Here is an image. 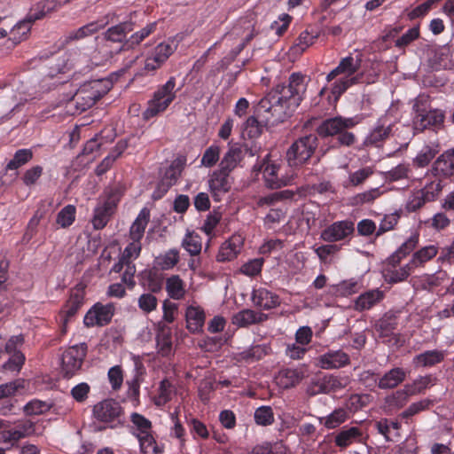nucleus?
<instances>
[{"label": "nucleus", "instance_id": "obj_1", "mask_svg": "<svg viewBox=\"0 0 454 454\" xmlns=\"http://www.w3.org/2000/svg\"><path fill=\"white\" fill-rule=\"evenodd\" d=\"M308 78L294 73L287 85H277L259 103L258 113L263 115L266 124H277L288 118L301 105L307 90Z\"/></svg>", "mask_w": 454, "mask_h": 454}, {"label": "nucleus", "instance_id": "obj_2", "mask_svg": "<svg viewBox=\"0 0 454 454\" xmlns=\"http://www.w3.org/2000/svg\"><path fill=\"white\" fill-rule=\"evenodd\" d=\"M360 64L359 59L348 56L342 59L339 65L327 74V82L336 79L331 88L335 100H338L349 87L360 82L363 76L358 73Z\"/></svg>", "mask_w": 454, "mask_h": 454}, {"label": "nucleus", "instance_id": "obj_3", "mask_svg": "<svg viewBox=\"0 0 454 454\" xmlns=\"http://www.w3.org/2000/svg\"><path fill=\"white\" fill-rule=\"evenodd\" d=\"M113 83L108 79H99L84 84L74 93L70 92L65 100L68 104V111L75 108L73 114L82 113L91 107L97 100L102 98L112 89Z\"/></svg>", "mask_w": 454, "mask_h": 454}, {"label": "nucleus", "instance_id": "obj_4", "mask_svg": "<svg viewBox=\"0 0 454 454\" xmlns=\"http://www.w3.org/2000/svg\"><path fill=\"white\" fill-rule=\"evenodd\" d=\"M262 171L266 185L270 189H278L283 186L291 185L297 177L294 168H291L281 162L272 161L268 158L262 166L259 168Z\"/></svg>", "mask_w": 454, "mask_h": 454}, {"label": "nucleus", "instance_id": "obj_5", "mask_svg": "<svg viewBox=\"0 0 454 454\" xmlns=\"http://www.w3.org/2000/svg\"><path fill=\"white\" fill-rule=\"evenodd\" d=\"M402 117L398 104H392L386 111L385 114L379 118L375 127L367 135L364 144L366 145L379 146L392 131L395 123L400 121Z\"/></svg>", "mask_w": 454, "mask_h": 454}, {"label": "nucleus", "instance_id": "obj_6", "mask_svg": "<svg viewBox=\"0 0 454 454\" xmlns=\"http://www.w3.org/2000/svg\"><path fill=\"white\" fill-rule=\"evenodd\" d=\"M317 147V137L308 135L294 141L286 152V160L291 168L305 164Z\"/></svg>", "mask_w": 454, "mask_h": 454}, {"label": "nucleus", "instance_id": "obj_7", "mask_svg": "<svg viewBox=\"0 0 454 454\" xmlns=\"http://www.w3.org/2000/svg\"><path fill=\"white\" fill-rule=\"evenodd\" d=\"M415 115L413 117V128L416 131H423L426 129L440 128L445 118L444 112L441 109H427L420 99H416L413 105Z\"/></svg>", "mask_w": 454, "mask_h": 454}, {"label": "nucleus", "instance_id": "obj_8", "mask_svg": "<svg viewBox=\"0 0 454 454\" xmlns=\"http://www.w3.org/2000/svg\"><path fill=\"white\" fill-rule=\"evenodd\" d=\"M46 4L40 3L37 5L39 12L31 10L27 17L19 21L11 30V40L14 44L20 43L21 41L27 37L30 32L32 23L35 20L42 19L48 12L51 10V3H47V8L45 9Z\"/></svg>", "mask_w": 454, "mask_h": 454}, {"label": "nucleus", "instance_id": "obj_9", "mask_svg": "<svg viewBox=\"0 0 454 454\" xmlns=\"http://www.w3.org/2000/svg\"><path fill=\"white\" fill-rule=\"evenodd\" d=\"M87 346L85 343H80L69 347L62 355V371L66 376H73L78 372L86 356Z\"/></svg>", "mask_w": 454, "mask_h": 454}, {"label": "nucleus", "instance_id": "obj_10", "mask_svg": "<svg viewBox=\"0 0 454 454\" xmlns=\"http://www.w3.org/2000/svg\"><path fill=\"white\" fill-rule=\"evenodd\" d=\"M122 413V409L120 403L114 399L103 400L93 407V415L96 419L111 424L110 427H115L116 421H119V418Z\"/></svg>", "mask_w": 454, "mask_h": 454}, {"label": "nucleus", "instance_id": "obj_11", "mask_svg": "<svg viewBox=\"0 0 454 454\" xmlns=\"http://www.w3.org/2000/svg\"><path fill=\"white\" fill-rule=\"evenodd\" d=\"M361 121L359 116L342 117L337 116L324 121L318 127V134L323 137L335 136L342 131L351 129Z\"/></svg>", "mask_w": 454, "mask_h": 454}, {"label": "nucleus", "instance_id": "obj_12", "mask_svg": "<svg viewBox=\"0 0 454 454\" xmlns=\"http://www.w3.org/2000/svg\"><path fill=\"white\" fill-rule=\"evenodd\" d=\"M24 339L22 335L12 336L5 343V352L10 355V358L4 364V368L7 371L19 372L24 364L25 356L20 352Z\"/></svg>", "mask_w": 454, "mask_h": 454}, {"label": "nucleus", "instance_id": "obj_13", "mask_svg": "<svg viewBox=\"0 0 454 454\" xmlns=\"http://www.w3.org/2000/svg\"><path fill=\"white\" fill-rule=\"evenodd\" d=\"M114 313V306L112 303H96L85 315L83 323L88 327L107 325Z\"/></svg>", "mask_w": 454, "mask_h": 454}, {"label": "nucleus", "instance_id": "obj_14", "mask_svg": "<svg viewBox=\"0 0 454 454\" xmlns=\"http://www.w3.org/2000/svg\"><path fill=\"white\" fill-rule=\"evenodd\" d=\"M231 179L229 174L221 171H214L208 177V190L215 201H220L231 187Z\"/></svg>", "mask_w": 454, "mask_h": 454}, {"label": "nucleus", "instance_id": "obj_15", "mask_svg": "<svg viewBox=\"0 0 454 454\" xmlns=\"http://www.w3.org/2000/svg\"><path fill=\"white\" fill-rule=\"evenodd\" d=\"M354 231L351 221H338L325 228L321 233V239L326 242H336L344 239Z\"/></svg>", "mask_w": 454, "mask_h": 454}, {"label": "nucleus", "instance_id": "obj_16", "mask_svg": "<svg viewBox=\"0 0 454 454\" xmlns=\"http://www.w3.org/2000/svg\"><path fill=\"white\" fill-rule=\"evenodd\" d=\"M349 364V356L342 350H330L317 359V366L324 370H334Z\"/></svg>", "mask_w": 454, "mask_h": 454}, {"label": "nucleus", "instance_id": "obj_17", "mask_svg": "<svg viewBox=\"0 0 454 454\" xmlns=\"http://www.w3.org/2000/svg\"><path fill=\"white\" fill-rule=\"evenodd\" d=\"M244 240L245 238L241 234H233L222 244L217 254V260L219 262H226L236 258L243 247Z\"/></svg>", "mask_w": 454, "mask_h": 454}, {"label": "nucleus", "instance_id": "obj_18", "mask_svg": "<svg viewBox=\"0 0 454 454\" xmlns=\"http://www.w3.org/2000/svg\"><path fill=\"white\" fill-rule=\"evenodd\" d=\"M181 175V168L178 166L170 165L161 174L160 180L159 181L155 191L153 192V198H161L168 189L176 184L177 179Z\"/></svg>", "mask_w": 454, "mask_h": 454}, {"label": "nucleus", "instance_id": "obj_19", "mask_svg": "<svg viewBox=\"0 0 454 454\" xmlns=\"http://www.w3.org/2000/svg\"><path fill=\"white\" fill-rule=\"evenodd\" d=\"M206 315L204 309L196 304L187 306L185 309L186 327L190 333H196L202 330Z\"/></svg>", "mask_w": 454, "mask_h": 454}, {"label": "nucleus", "instance_id": "obj_20", "mask_svg": "<svg viewBox=\"0 0 454 454\" xmlns=\"http://www.w3.org/2000/svg\"><path fill=\"white\" fill-rule=\"evenodd\" d=\"M431 173L434 177H447L454 175V150L447 151L434 161Z\"/></svg>", "mask_w": 454, "mask_h": 454}, {"label": "nucleus", "instance_id": "obj_21", "mask_svg": "<svg viewBox=\"0 0 454 454\" xmlns=\"http://www.w3.org/2000/svg\"><path fill=\"white\" fill-rule=\"evenodd\" d=\"M84 301V292L82 288L72 290L69 299L61 311V320L63 325H67L68 320L74 317L82 306Z\"/></svg>", "mask_w": 454, "mask_h": 454}, {"label": "nucleus", "instance_id": "obj_22", "mask_svg": "<svg viewBox=\"0 0 454 454\" xmlns=\"http://www.w3.org/2000/svg\"><path fill=\"white\" fill-rule=\"evenodd\" d=\"M252 301L254 306L263 309H270L280 304L278 295L262 287L253 291Z\"/></svg>", "mask_w": 454, "mask_h": 454}, {"label": "nucleus", "instance_id": "obj_23", "mask_svg": "<svg viewBox=\"0 0 454 454\" xmlns=\"http://www.w3.org/2000/svg\"><path fill=\"white\" fill-rule=\"evenodd\" d=\"M419 241V233L412 231L410 237L398 247V249L387 259L393 267L399 264L403 258L411 253Z\"/></svg>", "mask_w": 454, "mask_h": 454}, {"label": "nucleus", "instance_id": "obj_24", "mask_svg": "<svg viewBox=\"0 0 454 454\" xmlns=\"http://www.w3.org/2000/svg\"><path fill=\"white\" fill-rule=\"evenodd\" d=\"M419 241V233L412 231L410 237L398 247V249L387 259L393 267L399 264L403 258L411 253Z\"/></svg>", "mask_w": 454, "mask_h": 454}, {"label": "nucleus", "instance_id": "obj_25", "mask_svg": "<svg viewBox=\"0 0 454 454\" xmlns=\"http://www.w3.org/2000/svg\"><path fill=\"white\" fill-rule=\"evenodd\" d=\"M23 387L22 380H15L9 383L2 384L0 386V413L3 415L7 414L12 411V404L9 399L13 395L16 391Z\"/></svg>", "mask_w": 454, "mask_h": 454}, {"label": "nucleus", "instance_id": "obj_26", "mask_svg": "<svg viewBox=\"0 0 454 454\" xmlns=\"http://www.w3.org/2000/svg\"><path fill=\"white\" fill-rule=\"evenodd\" d=\"M243 158V150L238 145H230L224 153L219 170L230 174L239 164Z\"/></svg>", "mask_w": 454, "mask_h": 454}, {"label": "nucleus", "instance_id": "obj_27", "mask_svg": "<svg viewBox=\"0 0 454 454\" xmlns=\"http://www.w3.org/2000/svg\"><path fill=\"white\" fill-rule=\"evenodd\" d=\"M439 247L434 244L421 247L412 254L409 261L410 266H411L415 270L417 269L423 268L427 262L431 261L437 255Z\"/></svg>", "mask_w": 454, "mask_h": 454}, {"label": "nucleus", "instance_id": "obj_28", "mask_svg": "<svg viewBox=\"0 0 454 454\" xmlns=\"http://www.w3.org/2000/svg\"><path fill=\"white\" fill-rule=\"evenodd\" d=\"M384 298V293L376 288L360 294L355 301L354 309L364 311L372 309Z\"/></svg>", "mask_w": 454, "mask_h": 454}, {"label": "nucleus", "instance_id": "obj_29", "mask_svg": "<svg viewBox=\"0 0 454 454\" xmlns=\"http://www.w3.org/2000/svg\"><path fill=\"white\" fill-rule=\"evenodd\" d=\"M150 220V210L146 207L141 209L129 229V239L140 241L144 237L145 228Z\"/></svg>", "mask_w": 454, "mask_h": 454}, {"label": "nucleus", "instance_id": "obj_30", "mask_svg": "<svg viewBox=\"0 0 454 454\" xmlns=\"http://www.w3.org/2000/svg\"><path fill=\"white\" fill-rule=\"evenodd\" d=\"M362 430L356 427H344L335 436L334 442L340 448H347L348 446L360 442L362 441Z\"/></svg>", "mask_w": 454, "mask_h": 454}, {"label": "nucleus", "instance_id": "obj_31", "mask_svg": "<svg viewBox=\"0 0 454 454\" xmlns=\"http://www.w3.org/2000/svg\"><path fill=\"white\" fill-rule=\"evenodd\" d=\"M444 357L445 352L442 350H427L415 356L412 363L415 367H431L441 363Z\"/></svg>", "mask_w": 454, "mask_h": 454}, {"label": "nucleus", "instance_id": "obj_32", "mask_svg": "<svg viewBox=\"0 0 454 454\" xmlns=\"http://www.w3.org/2000/svg\"><path fill=\"white\" fill-rule=\"evenodd\" d=\"M266 318L262 313H257L252 309H242L233 315L231 322L238 327H247L250 325L260 323Z\"/></svg>", "mask_w": 454, "mask_h": 454}, {"label": "nucleus", "instance_id": "obj_33", "mask_svg": "<svg viewBox=\"0 0 454 454\" xmlns=\"http://www.w3.org/2000/svg\"><path fill=\"white\" fill-rule=\"evenodd\" d=\"M303 377L304 374L301 370L286 368L278 372L276 380L280 387L290 388L299 384Z\"/></svg>", "mask_w": 454, "mask_h": 454}, {"label": "nucleus", "instance_id": "obj_34", "mask_svg": "<svg viewBox=\"0 0 454 454\" xmlns=\"http://www.w3.org/2000/svg\"><path fill=\"white\" fill-rule=\"evenodd\" d=\"M318 37V33L305 29L297 37L295 43L291 47L290 51L294 55H301L309 47L314 44Z\"/></svg>", "mask_w": 454, "mask_h": 454}, {"label": "nucleus", "instance_id": "obj_35", "mask_svg": "<svg viewBox=\"0 0 454 454\" xmlns=\"http://www.w3.org/2000/svg\"><path fill=\"white\" fill-rule=\"evenodd\" d=\"M406 372L400 367L394 368L386 372L379 380L380 388L387 389L398 386L404 380Z\"/></svg>", "mask_w": 454, "mask_h": 454}, {"label": "nucleus", "instance_id": "obj_36", "mask_svg": "<svg viewBox=\"0 0 454 454\" xmlns=\"http://www.w3.org/2000/svg\"><path fill=\"white\" fill-rule=\"evenodd\" d=\"M170 105V103H168L153 94L152 98L147 102L145 110L142 113L143 119L145 121H149L150 119L161 114Z\"/></svg>", "mask_w": 454, "mask_h": 454}, {"label": "nucleus", "instance_id": "obj_37", "mask_svg": "<svg viewBox=\"0 0 454 454\" xmlns=\"http://www.w3.org/2000/svg\"><path fill=\"white\" fill-rule=\"evenodd\" d=\"M361 288V284L357 279L350 278L343 280L336 285L330 286V292L335 296L347 297L356 294Z\"/></svg>", "mask_w": 454, "mask_h": 454}, {"label": "nucleus", "instance_id": "obj_38", "mask_svg": "<svg viewBox=\"0 0 454 454\" xmlns=\"http://www.w3.org/2000/svg\"><path fill=\"white\" fill-rule=\"evenodd\" d=\"M113 208L114 205L111 202H104L95 208L92 219V224L95 229L100 230L106 225Z\"/></svg>", "mask_w": 454, "mask_h": 454}, {"label": "nucleus", "instance_id": "obj_39", "mask_svg": "<svg viewBox=\"0 0 454 454\" xmlns=\"http://www.w3.org/2000/svg\"><path fill=\"white\" fill-rule=\"evenodd\" d=\"M386 192L387 190L383 186L372 188L353 196L351 198V204L357 207L364 204L372 203L374 200L382 196Z\"/></svg>", "mask_w": 454, "mask_h": 454}, {"label": "nucleus", "instance_id": "obj_40", "mask_svg": "<svg viewBox=\"0 0 454 454\" xmlns=\"http://www.w3.org/2000/svg\"><path fill=\"white\" fill-rule=\"evenodd\" d=\"M348 419V411L345 409L339 408L329 415L319 418V423L327 429H333L343 424Z\"/></svg>", "mask_w": 454, "mask_h": 454}, {"label": "nucleus", "instance_id": "obj_41", "mask_svg": "<svg viewBox=\"0 0 454 454\" xmlns=\"http://www.w3.org/2000/svg\"><path fill=\"white\" fill-rule=\"evenodd\" d=\"M166 291L174 300H181L185 295V284L177 275H173L166 280Z\"/></svg>", "mask_w": 454, "mask_h": 454}, {"label": "nucleus", "instance_id": "obj_42", "mask_svg": "<svg viewBox=\"0 0 454 454\" xmlns=\"http://www.w3.org/2000/svg\"><path fill=\"white\" fill-rule=\"evenodd\" d=\"M176 48L177 43L175 40H168L159 43L149 55L163 65Z\"/></svg>", "mask_w": 454, "mask_h": 454}, {"label": "nucleus", "instance_id": "obj_43", "mask_svg": "<svg viewBox=\"0 0 454 454\" xmlns=\"http://www.w3.org/2000/svg\"><path fill=\"white\" fill-rule=\"evenodd\" d=\"M108 22L109 20L90 22L85 26L81 27L77 30L70 32L67 38L69 40L82 39L98 32L99 29L103 28L106 25H107Z\"/></svg>", "mask_w": 454, "mask_h": 454}, {"label": "nucleus", "instance_id": "obj_44", "mask_svg": "<svg viewBox=\"0 0 454 454\" xmlns=\"http://www.w3.org/2000/svg\"><path fill=\"white\" fill-rule=\"evenodd\" d=\"M176 395L175 387L168 380H163L160 381L158 393L153 398L156 406H163L168 403Z\"/></svg>", "mask_w": 454, "mask_h": 454}, {"label": "nucleus", "instance_id": "obj_45", "mask_svg": "<svg viewBox=\"0 0 454 454\" xmlns=\"http://www.w3.org/2000/svg\"><path fill=\"white\" fill-rule=\"evenodd\" d=\"M411 395V394L404 386L403 389L397 390L392 395H387L385 399V405L389 411L400 409L407 403Z\"/></svg>", "mask_w": 454, "mask_h": 454}, {"label": "nucleus", "instance_id": "obj_46", "mask_svg": "<svg viewBox=\"0 0 454 454\" xmlns=\"http://www.w3.org/2000/svg\"><path fill=\"white\" fill-rule=\"evenodd\" d=\"M156 29V22L149 23L141 30L134 33L131 36L122 44L121 50H128L131 47L138 45L147 36H149Z\"/></svg>", "mask_w": 454, "mask_h": 454}, {"label": "nucleus", "instance_id": "obj_47", "mask_svg": "<svg viewBox=\"0 0 454 454\" xmlns=\"http://www.w3.org/2000/svg\"><path fill=\"white\" fill-rule=\"evenodd\" d=\"M176 78L170 77L164 84L160 85L153 92V95L160 98L168 103L172 104L176 97Z\"/></svg>", "mask_w": 454, "mask_h": 454}, {"label": "nucleus", "instance_id": "obj_48", "mask_svg": "<svg viewBox=\"0 0 454 454\" xmlns=\"http://www.w3.org/2000/svg\"><path fill=\"white\" fill-rule=\"evenodd\" d=\"M182 247L191 254H199L201 251V238L195 231H188L182 241Z\"/></svg>", "mask_w": 454, "mask_h": 454}, {"label": "nucleus", "instance_id": "obj_49", "mask_svg": "<svg viewBox=\"0 0 454 454\" xmlns=\"http://www.w3.org/2000/svg\"><path fill=\"white\" fill-rule=\"evenodd\" d=\"M131 432L135 436L152 431V423L143 415L133 412L130 415Z\"/></svg>", "mask_w": 454, "mask_h": 454}, {"label": "nucleus", "instance_id": "obj_50", "mask_svg": "<svg viewBox=\"0 0 454 454\" xmlns=\"http://www.w3.org/2000/svg\"><path fill=\"white\" fill-rule=\"evenodd\" d=\"M179 261V253L176 249H170L165 254L155 258L154 263L158 269L166 270L172 269Z\"/></svg>", "mask_w": 454, "mask_h": 454}, {"label": "nucleus", "instance_id": "obj_51", "mask_svg": "<svg viewBox=\"0 0 454 454\" xmlns=\"http://www.w3.org/2000/svg\"><path fill=\"white\" fill-rule=\"evenodd\" d=\"M132 30L130 23H121L107 29L106 38L112 42H122L127 33Z\"/></svg>", "mask_w": 454, "mask_h": 454}, {"label": "nucleus", "instance_id": "obj_52", "mask_svg": "<svg viewBox=\"0 0 454 454\" xmlns=\"http://www.w3.org/2000/svg\"><path fill=\"white\" fill-rule=\"evenodd\" d=\"M443 184L441 178L435 177L434 180L427 183L420 190L423 192L426 200L428 202L435 200L441 194Z\"/></svg>", "mask_w": 454, "mask_h": 454}, {"label": "nucleus", "instance_id": "obj_53", "mask_svg": "<svg viewBox=\"0 0 454 454\" xmlns=\"http://www.w3.org/2000/svg\"><path fill=\"white\" fill-rule=\"evenodd\" d=\"M434 384V379L431 375L420 376L411 384H406V387L411 395L422 393L425 389Z\"/></svg>", "mask_w": 454, "mask_h": 454}, {"label": "nucleus", "instance_id": "obj_54", "mask_svg": "<svg viewBox=\"0 0 454 454\" xmlns=\"http://www.w3.org/2000/svg\"><path fill=\"white\" fill-rule=\"evenodd\" d=\"M33 158V153L29 149L16 151L13 158L8 162L6 169L14 170L27 163Z\"/></svg>", "mask_w": 454, "mask_h": 454}, {"label": "nucleus", "instance_id": "obj_55", "mask_svg": "<svg viewBox=\"0 0 454 454\" xmlns=\"http://www.w3.org/2000/svg\"><path fill=\"white\" fill-rule=\"evenodd\" d=\"M415 270L410 266L408 262L399 269L388 270L386 273V278L391 283H398L405 280Z\"/></svg>", "mask_w": 454, "mask_h": 454}, {"label": "nucleus", "instance_id": "obj_56", "mask_svg": "<svg viewBox=\"0 0 454 454\" xmlns=\"http://www.w3.org/2000/svg\"><path fill=\"white\" fill-rule=\"evenodd\" d=\"M372 174L373 169L372 167H365L351 172L348 175L346 186H359L363 184Z\"/></svg>", "mask_w": 454, "mask_h": 454}, {"label": "nucleus", "instance_id": "obj_57", "mask_svg": "<svg viewBox=\"0 0 454 454\" xmlns=\"http://www.w3.org/2000/svg\"><path fill=\"white\" fill-rule=\"evenodd\" d=\"M75 207L67 205L57 215L56 223L61 228L69 227L75 220Z\"/></svg>", "mask_w": 454, "mask_h": 454}, {"label": "nucleus", "instance_id": "obj_58", "mask_svg": "<svg viewBox=\"0 0 454 454\" xmlns=\"http://www.w3.org/2000/svg\"><path fill=\"white\" fill-rule=\"evenodd\" d=\"M139 442L140 450L144 454L148 453H160V450H159L155 439L153 438L152 434V431L137 435L136 436Z\"/></svg>", "mask_w": 454, "mask_h": 454}, {"label": "nucleus", "instance_id": "obj_59", "mask_svg": "<svg viewBox=\"0 0 454 454\" xmlns=\"http://www.w3.org/2000/svg\"><path fill=\"white\" fill-rule=\"evenodd\" d=\"M448 278V274L441 270L433 275L424 276L421 279V286L424 289L431 290L442 286Z\"/></svg>", "mask_w": 454, "mask_h": 454}, {"label": "nucleus", "instance_id": "obj_60", "mask_svg": "<svg viewBox=\"0 0 454 454\" xmlns=\"http://www.w3.org/2000/svg\"><path fill=\"white\" fill-rule=\"evenodd\" d=\"M254 421L257 425L266 427L274 422V413L270 406H261L257 408L254 414Z\"/></svg>", "mask_w": 454, "mask_h": 454}, {"label": "nucleus", "instance_id": "obj_61", "mask_svg": "<svg viewBox=\"0 0 454 454\" xmlns=\"http://www.w3.org/2000/svg\"><path fill=\"white\" fill-rule=\"evenodd\" d=\"M262 130V126L254 116L248 117L242 126V135L247 136L249 138L259 137Z\"/></svg>", "mask_w": 454, "mask_h": 454}, {"label": "nucleus", "instance_id": "obj_62", "mask_svg": "<svg viewBox=\"0 0 454 454\" xmlns=\"http://www.w3.org/2000/svg\"><path fill=\"white\" fill-rule=\"evenodd\" d=\"M400 424L397 421H389L387 419L380 420L377 423L379 433L383 434L387 440H393V437L398 434Z\"/></svg>", "mask_w": 454, "mask_h": 454}, {"label": "nucleus", "instance_id": "obj_63", "mask_svg": "<svg viewBox=\"0 0 454 454\" xmlns=\"http://www.w3.org/2000/svg\"><path fill=\"white\" fill-rule=\"evenodd\" d=\"M220 146L213 144L208 148L206 149L205 153L202 155L200 163L202 166L207 168H211L215 165V163L219 160L220 158Z\"/></svg>", "mask_w": 454, "mask_h": 454}, {"label": "nucleus", "instance_id": "obj_64", "mask_svg": "<svg viewBox=\"0 0 454 454\" xmlns=\"http://www.w3.org/2000/svg\"><path fill=\"white\" fill-rule=\"evenodd\" d=\"M437 151L429 145L424 146L413 159V163L419 168L426 167L436 155Z\"/></svg>", "mask_w": 454, "mask_h": 454}]
</instances>
